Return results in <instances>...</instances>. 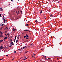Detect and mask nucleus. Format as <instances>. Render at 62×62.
Instances as JSON below:
<instances>
[{
    "instance_id": "1",
    "label": "nucleus",
    "mask_w": 62,
    "mask_h": 62,
    "mask_svg": "<svg viewBox=\"0 0 62 62\" xmlns=\"http://www.w3.org/2000/svg\"><path fill=\"white\" fill-rule=\"evenodd\" d=\"M12 39L11 40V43L10 45H14V43L13 42H12Z\"/></svg>"
},
{
    "instance_id": "2",
    "label": "nucleus",
    "mask_w": 62,
    "mask_h": 62,
    "mask_svg": "<svg viewBox=\"0 0 62 62\" xmlns=\"http://www.w3.org/2000/svg\"><path fill=\"white\" fill-rule=\"evenodd\" d=\"M43 57H45V59H46V60H47V59H46V57H47L46 56H44V55H43Z\"/></svg>"
},
{
    "instance_id": "3",
    "label": "nucleus",
    "mask_w": 62,
    "mask_h": 62,
    "mask_svg": "<svg viewBox=\"0 0 62 62\" xmlns=\"http://www.w3.org/2000/svg\"><path fill=\"white\" fill-rule=\"evenodd\" d=\"M25 37H26V39H27V36H25L24 37V38H25Z\"/></svg>"
},
{
    "instance_id": "4",
    "label": "nucleus",
    "mask_w": 62,
    "mask_h": 62,
    "mask_svg": "<svg viewBox=\"0 0 62 62\" xmlns=\"http://www.w3.org/2000/svg\"><path fill=\"white\" fill-rule=\"evenodd\" d=\"M0 49H3V47H2V46H0Z\"/></svg>"
},
{
    "instance_id": "5",
    "label": "nucleus",
    "mask_w": 62,
    "mask_h": 62,
    "mask_svg": "<svg viewBox=\"0 0 62 62\" xmlns=\"http://www.w3.org/2000/svg\"><path fill=\"white\" fill-rule=\"evenodd\" d=\"M0 11H3V9H2V8H0Z\"/></svg>"
},
{
    "instance_id": "6",
    "label": "nucleus",
    "mask_w": 62,
    "mask_h": 62,
    "mask_svg": "<svg viewBox=\"0 0 62 62\" xmlns=\"http://www.w3.org/2000/svg\"><path fill=\"white\" fill-rule=\"evenodd\" d=\"M13 31H14H14H15V30H16V29H14V28H13Z\"/></svg>"
},
{
    "instance_id": "7",
    "label": "nucleus",
    "mask_w": 62,
    "mask_h": 62,
    "mask_svg": "<svg viewBox=\"0 0 62 62\" xmlns=\"http://www.w3.org/2000/svg\"><path fill=\"white\" fill-rule=\"evenodd\" d=\"M19 36L20 35H19V36H18L17 37V39H19Z\"/></svg>"
},
{
    "instance_id": "8",
    "label": "nucleus",
    "mask_w": 62,
    "mask_h": 62,
    "mask_svg": "<svg viewBox=\"0 0 62 62\" xmlns=\"http://www.w3.org/2000/svg\"><path fill=\"white\" fill-rule=\"evenodd\" d=\"M8 39V37H5V38H4V39Z\"/></svg>"
},
{
    "instance_id": "9",
    "label": "nucleus",
    "mask_w": 62,
    "mask_h": 62,
    "mask_svg": "<svg viewBox=\"0 0 62 62\" xmlns=\"http://www.w3.org/2000/svg\"><path fill=\"white\" fill-rule=\"evenodd\" d=\"M0 34H2L3 35V34H4V33H3V32H2L0 31Z\"/></svg>"
},
{
    "instance_id": "10",
    "label": "nucleus",
    "mask_w": 62,
    "mask_h": 62,
    "mask_svg": "<svg viewBox=\"0 0 62 62\" xmlns=\"http://www.w3.org/2000/svg\"><path fill=\"white\" fill-rule=\"evenodd\" d=\"M0 37H3V35H2V34L0 33Z\"/></svg>"
},
{
    "instance_id": "11",
    "label": "nucleus",
    "mask_w": 62,
    "mask_h": 62,
    "mask_svg": "<svg viewBox=\"0 0 62 62\" xmlns=\"http://www.w3.org/2000/svg\"><path fill=\"white\" fill-rule=\"evenodd\" d=\"M28 24H27V23H26L25 25V26H28Z\"/></svg>"
},
{
    "instance_id": "12",
    "label": "nucleus",
    "mask_w": 62,
    "mask_h": 62,
    "mask_svg": "<svg viewBox=\"0 0 62 62\" xmlns=\"http://www.w3.org/2000/svg\"><path fill=\"white\" fill-rule=\"evenodd\" d=\"M29 31V30H25L24 31Z\"/></svg>"
},
{
    "instance_id": "13",
    "label": "nucleus",
    "mask_w": 62,
    "mask_h": 62,
    "mask_svg": "<svg viewBox=\"0 0 62 62\" xmlns=\"http://www.w3.org/2000/svg\"><path fill=\"white\" fill-rule=\"evenodd\" d=\"M53 15H50V17H53Z\"/></svg>"
},
{
    "instance_id": "14",
    "label": "nucleus",
    "mask_w": 62,
    "mask_h": 62,
    "mask_svg": "<svg viewBox=\"0 0 62 62\" xmlns=\"http://www.w3.org/2000/svg\"><path fill=\"white\" fill-rule=\"evenodd\" d=\"M3 41V40H0V42H2V41Z\"/></svg>"
},
{
    "instance_id": "15",
    "label": "nucleus",
    "mask_w": 62,
    "mask_h": 62,
    "mask_svg": "<svg viewBox=\"0 0 62 62\" xmlns=\"http://www.w3.org/2000/svg\"><path fill=\"white\" fill-rule=\"evenodd\" d=\"M18 39H17L16 40V43H17V42H18Z\"/></svg>"
},
{
    "instance_id": "16",
    "label": "nucleus",
    "mask_w": 62,
    "mask_h": 62,
    "mask_svg": "<svg viewBox=\"0 0 62 62\" xmlns=\"http://www.w3.org/2000/svg\"><path fill=\"white\" fill-rule=\"evenodd\" d=\"M34 36H32V39H34Z\"/></svg>"
},
{
    "instance_id": "17",
    "label": "nucleus",
    "mask_w": 62,
    "mask_h": 62,
    "mask_svg": "<svg viewBox=\"0 0 62 62\" xmlns=\"http://www.w3.org/2000/svg\"><path fill=\"white\" fill-rule=\"evenodd\" d=\"M41 13H42V10H41V11L40 12V14H41Z\"/></svg>"
},
{
    "instance_id": "18",
    "label": "nucleus",
    "mask_w": 62,
    "mask_h": 62,
    "mask_svg": "<svg viewBox=\"0 0 62 62\" xmlns=\"http://www.w3.org/2000/svg\"><path fill=\"white\" fill-rule=\"evenodd\" d=\"M35 22H36V23H37L38 22V21L37 20H35Z\"/></svg>"
},
{
    "instance_id": "19",
    "label": "nucleus",
    "mask_w": 62,
    "mask_h": 62,
    "mask_svg": "<svg viewBox=\"0 0 62 62\" xmlns=\"http://www.w3.org/2000/svg\"><path fill=\"white\" fill-rule=\"evenodd\" d=\"M4 25V24H2L1 25V26H2L3 25Z\"/></svg>"
},
{
    "instance_id": "20",
    "label": "nucleus",
    "mask_w": 62,
    "mask_h": 62,
    "mask_svg": "<svg viewBox=\"0 0 62 62\" xmlns=\"http://www.w3.org/2000/svg\"><path fill=\"white\" fill-rule=\"evenodd\" d=\"M19 14V12H18L17 13V15H18V14Z\"/></svg>"
},
{
    "instance_id": "21",
    "label": "nucleus",
    "mask_w": 62,
    "mask_h": 62,
    "mask_svg": "<svg viewBox=\"0 0 62 62\" xmlns=\"http://www.w3.org/2000/svg\"><path fill=\"white\" fill-rule=\"evenodd\" d=\"M16 39V36L15 37V39Z\"/></svg>"
},
{
    "instance_id": "22",
    "label": "nucleus",
    "mask_w": 62,
    "mask_h": 62,
    "mask_svg": "<svg viewBox=\"0 0 62 62\" xmlns=\"http://www.w3.org/2000/svg\"><path fill=\"white\" fill-rule=\"evenodd\" d=\"M23 12L21 11V14H22V13Z\"/></svg>"
},
{
    "instance_id": "23",
    "label": "nucleus",
    "mask_w": 62,
    "mask_h": 62,
    "mask_svg": "<svg viewBox=\"0 0 62 62\" xmlns=\"http://www.w3.org/2000/svg\"><path fill=\"white\" fill-rule=\"evenodd\" d=\"M9 46V47H11V46H12V45H11V46Z\"/></svg>"
},
{
    "instance_id": "24",
    "label": "nucleus",
    "mask_w": 62,
    "mask_h": 62,
    "mask_svg": "<svg viewBox=\"0 0 62 62\" xmlns=\"http://www.w3.org/2000/svg\"><path fill=\"white\" fill-rule=\"evenodd\" d=\"M32 43L31 44V45H31L30 46H32Z\"/></svg>"
},
{
    "instance_id": "25",
    "label": "nucleus",
    "mask_w": 62,
    "mask_h": 62,
    "mask_svg": "<svg viewBox=\"0 0 62 62\" xmlns=\"http://www.w3.org/2000/svg\"><path fill=\"white\" fill-rule=\"evenodd\" d=\"M14 42H15V39L14 40Z\"/></svg>"
},
{
    "instance_id": "26",
    "label": "nucleus",
    "mask_w": 62,
    "mask_h": 62,
    "mask_svg": "<svg viewBox=\"0 0 62 62\" xmlns=\"http://www.w3.org/2000/svg\"><path fill=\"white\" fill-rule=\"evenodd\" d=\"M20 50H21V49H18V51H19Z\"/></svg>"
},
{
    "instance_id": "27",
    "label": "nucleus",
    "mask_w": 62,
    "mask_h": 62,
    "mask_svg": "<svg viewBox=\"0 0 62 62\" xmlns=\"http://www.w3.org/2000/svg\"><path fill=\"white\" fill-rule=\"evenodd\" d=\"M16 13H18V12H17V11H16Z\"/></svg>"
},
{
    "instance_id": "28",
    "label": "nucleus",
    "mask_w": 62,
    "mask_h": 62,
    "mask_svg": "<svg viewBox=\"0 0 62 62\" xmlns=\"http://www.w3.org/2000/svg\"><path fill=\"white\" fill-rule=\"evenodd\" d=\"M2 59H3V58L1 59H0V60H2Z\"/></svg>"
},
{
    "instance_id": "29",
    "label": "nucleus",
    "mask_w": 62,
    "mask_h": 62,
    "mask_svg": "<svg viewBox=\"0 0 62 62\" xmlns=\"http://www.w3.org/2000/svg\"><path fill=\"white\" fill-rule=\"evenodd\" d=\"M28 34H27V33L26 34V36H27V35H28Z\"/></svg>"
},
{
    "instance_id": "30",
    "label": "nucleus",
    "mask_w": 62,
    "mask_h": 62,
    "mask_svg": "<svg viewBox=\"0 0 62 62\" xmlns=\"http://www.w3.org/2000/svg\"><path fill=\"white\" fill-rule=\"evenodd\" d=\"M11 39H12V37H11V38H10Z\"/></svg>"
},
{
    "instance_id": "31",
    "label": "nucleus",
    "mask_w": 62,
    "mask_h": 62,
    "mask_svg": "<svg viewBox=\"0 0 62 62\" xmlns=\"http://www.w3.org/2000/svg\"><path fill=\"white\" fill-rule=\"evenodd\" d=\"M4 17H3V18H2V20H4Z\"/></svg>"
},
{
    "instance_id": "32",
    "label": "nucleus",
    "mask_w": 62,
    "mask_h": 62,
    "mask_svg": "<svg viewBox=\"0 0 62 62\" xmlns=\"http://www.w3.org/2000/svg\"><path fill=\"white\" fill-rule=\"evenodd\" d=\"M9 35V33H8L7 34V35Z\"/></svg>"
},
{
    "instance_id": "33",
    "label": "nucleus",
    "mask_w": 62,
    "mask_h": 62,
    "mask_svg": "<svg viewBox=\"0 0 62 62\" xmlns=\"http://www.w3.org/2000/svg\"><path fill=\"white\" fill-rule=\"evenodd\" d=\"M8 56V55H6V56Z\"/></svg>"
},
{
    "instance_id": "34",
    "label": "nucleus",
    "mask_w": 62,
    "mask_h": 62,
    "mask_svg": "<svg viewBox=\"0 0 62 62\" xmlns=\"http://www.w3.org/2000/svg\"><path fill=\"white\" fill-rule=\"evenodd\" d=\"M6 32H7V31H5V33H6Z\"/></svg>"
},
{
    "instance_id": "35",
    "label": "nucleus",
    "mask_w": 62,
    "mask_h": 62,
    "mask_svg": "<svg viewBox=\"0 0 62 62\" xmlns=\"http://www.w3.org/2000/svg\"><path fill=\"white\" fill-rule=\"evenodd\" d=\"M4 23H5L6 22V20L4 21Z\"/></svg>"
},
{
    "instance_id": "36",
    "label": "nucleus",
    "mask_w": 62,
    "mask_h": 62,
    "mask_svg": "<svg viewBox=\"0 0 62 62\" xmlns=\"http://www.w3.org/2000/svg\"><path fill=\"white\" fill-rule=\"evenodd\" d=\"M23 49H24V48H25V47H23Z\"/></svg>"
},
{
    "instance_id": "37",
    "label": "nucleus",
    "mask_w": 62,
    "mask_h": 62,
    "mask_svg": "<svg viewBox=\"0 0 62 62\" xmlns=\"http://www.w3.org/2000/svg\"><path fill=\"white\" fill-rule=\"evenodd\" d=\"M6 29H7V28H5L4 29V30H6Z\"/></svg>"
},
{
    "instance_id": "38",
    "label": "nucleus",
    "mask_w": 62,
    "mask_h": 62,
    "mask_svg": "<svg viewBox=\"0 0 62 62\" xmlns=\"http://www.w3.org/2000/svg\"><path fill=\"white\" fill-rule=\"evenodd\" d=\"M14 53H16V51H15Z\"/></svg>"
},
{
    "instance_id": "39",
    "label": "nucleus",
    "mask_w": 62,
    "mask_h": 62,
    "mask_svg": "<svg viewBox=\"0 0 62 62\" xmlns=\"http://www.w3.org/2000/svg\"><path fill=\"white\" fill-rule=\"evenodd\" d=\"M27 59V58H25V60H26V59Z\"/></svg>"
},
{
    "instance_id": "40",
    "label": "nucleus",
    "mask_w": 62,
    "mask_h": 62,
    "mask_svg": "<svg viewBox=\"0 0 62 62\" xmlns=\"http://www.w3.org/2000/svg\"><path fill=\"white\" fill-rule=\"evenodd\" d=\"M2 28H1V30H2Z\"/></svg>"
},
{
    "instance_id": "41",
    "label": "nucleus",
    "mask_w": 62,
    "mask_h": 62,
    "mask_svg": "<svg viewBox=\"0 0 62 62\" xmlns=\"http://www.w3.org/2000/svg\"><path fill=\"white\" fill-rule=\"evenodd\" d=\"M1 15H0V17H2V16H1Z\"/></svg>"
},
{
    "instance_id": "42",
    "label": "nucleus",
    "mask_w": 62,
    "mask_h": 62,
    "mask_svg": "<svg viewBox=\"0 0 62 62\" xmlns=\"http://www.w3.org/2000/svg\"><path fill=\"white\" fill-rule=\"evenodd\" d=\"M4 21H6V20H5V19H4Z\"/></svg>"
},
{
    "instance_id": "43",
    "label": "nucleus",
    "mask_w": 62,
    "mask_h": 62,
    "mask_svg": "<svg viewBox=\"0 0 62 62\" xmlns=\"http://www.w3.org/2000/svg\"><path fill=\"white\" fill-rule=\"evenodd\" d=\"M6 28H7V29H8V27H6Z\"/></svg>"
},
{
    "instance_id": "44",
    "label": "nucleus",
    "mask_w": 62,
    "mask_h": 62,
    "mask_svg": "<svg viewBox=\"0 0 62 62\" xmlns=\"http://www.w3.org/2000/svg\"><path fill=\"white\" fill-rule=\"evenodd\" d=\"M29 39V38H27V39Z\"/></svg>"
},
{
    "instance_id": "45",
    "label": "nucleus",
    "mask_w": 62,
    "mask_h": 62,
    "mask_svg": "<svg viewBox=\"0 0 62 62\" xmlns=\"http://www.w3.org/2000/svg\"><path fill=\"white\" fill-rule=\"evenodd\" d=\"M11 1L12 2L13 1V0H11Z\"/></svg>"
},
{
    "instance_id": "46",
    "label": "nucleus",
    "mask_w": 62,
    "mask_h": 62,
    "mask_svg": "<svg viewBox=\"0 0 62 62\" xmlns=\"http://www.w3.org/2000/svg\"><path fill=\"white\" fill-rule=\"evenodd\" d=\"M23 60H25V59H23Z\"/></svg>"
},
{
    "instance_id": "47",
    "label": "nucleus",
    "mask_w": 62,
    "mask_h": 62,
    "mask_svg": "<svg viewBox=\"0 0 62 62\" xmlns=\"http://www.w3.org/2000/svg\"><path fill=\"white\" fill-rule=\"evenodd\" d=\"M58 3H59V1L58 2Z\"/></svg>"
},
{
    "instance_id": "48",
    "label": "nucleus",
    "mask_w": 62,
    "mask_h": 62,
    "mask_svg": "<svg viewBox=\"0 0 62 62\" xmlns=\"http://www.w3.org/2000/svg\"><path fill=\"white\" fill-rule=\"evenodd\" d=\"M24 47H26V46H25Z\"/></svg>"
},
{
    "instance_id": "49",
    "label": "nucleus",
    "mask_w": 62,
    "mask_h": 62,
    "mask_svg": "<svg viewBox=\"0 0 62 62\" xmlns=\"http://www.w3.org/2000/svg\"><path fill=\"white\" fill-rule=\"evenodd\" d=\"M35 52L36 51V50H35Z\"/></svg>"
},
{
    "instance_id": "50",
    "label": "nucleus",
    "mask_w": 62,
    "mask_h": 62,
    "mask_svg": "<svg viewBox=\"0 0 62 62\" xmlns=\"http://www.w3.org/2000/svg\"><path fill=\"white\" fill-rule=\"evenodd\" d=\"M23 58H25V57H23Z\"/></svg>"
},
{
    "instance_id": "51",
    "label": "nucleus",
    "mask_w": 62,
    "mask_h": 62,
    "mask_svg": "<svg viewBox=\"0 0 62 62\" xmlns=\"http://www.w3.org/2000/svg\"><path fill=\"white\" fill-rule=\"evenodd\" d=\"M14 58H13V59H12V60H14Z\"/></svg>"
},
{
    "instance_id": "52",
    "label": "nucleus",
    "mask_w": 62,
    "mask_h": 62,
    "mask_svg": "<svg viewBox=\"0 0 62 62\" xmlns=\"http://www.w3.org/2000/svg\"><path fill=\"white\" fill-rule=\"evenodd\" d=\"M2 15V14H0V15Z\"/></svg>"
},
{
    "instance_id": "53",
    "label": "nucleus",
    "mask_w": 62,
    "mask_h": 62,
    "mask_svg": "<svg viewBox=\"0 0 62 62\" xmlns=\"http://www.w3.org/2000/svg\"><path fill=\"white\" fill-rule=\"evenodd\" d=\"M5 35L6 36H7V35H6V34H5Z\"/></svg>"
},
{
    "instance_id": "54",
    "label": "nucleus",
    "mask_w": 62,
    "mask_h": 62,
    "mask_svg": "<svg viewBox=\"0 0 62 62\" xmlns=\"http://www.w3.org/2000/svg\"><path fill=\"white\" fill-rule=\"evenodd\" d=\"M18 11V12H19V11Z\"/></svg>"
},
{
    "instance_id": "55",
    "label": "nucleus",
    "mask_w": 62,
    "mask_h": 62,
    "mask_svg": "<svg viewBox=\"0 0 62 62\" xmlns=\"http://www.w3.org/2000/svg\"><path fill=\"white\" fill-rule=\"evenodd\" d=\"M4 15H3V16H4Z\"/></svg>"
},
{
    "instance_id": "56",
    "label": "nucleus",
    "mask_w": 62,
    "mask_h": 62,
    "mask_svg": "<svg viewBox=\"0 0 62 62\" xmlns=\"http://www.w3.org/2000/svg\"><path fill=\"white\" fill-rule=\"evenodd\" d=\"M8 37H9V35H8Z\"/></svg>"
},
{
    "instance_id": "57",
    "label": "nucleus",
    "mask_w": 62,
    "mask_h": 62,
    "mask_svg": "<svg viewBox=\"0 0 62 62\" xmlns=\"http://www.w3.org/2000/svg\"><path fill=\"white\" fill-rule=\"evenodd\" d=\"M32 56V57H34V56Z\"/></svg>"
},
{
    "instance_id": "58",
    "label": "nucleus",
    "mask_w": 62,
    "mask_h": 62,
    "mask_svg": "<svg viewBox=\"0 0 62 62\" xmlns=\"http://www.w3.org/2000/svg\"><path fill=\"white\" fill-rule=\"evenodd\" d=\"M7 20H6V22H7Z\"/></svg>"
},
{
    "instance_id": "59",
    "label": "nucleus",
    "mask_w": 62,
    "mask_h": 62,
    "mask_svg": "<svg viewBox=\"0 0 62 62\" xmlns=\"http://www.w3.org/2000/svg\"><path fill=\"white\" fill-rule=\"evenodd\" d=\"M5 39H4V41H5Z\"/></svg>"
},
{
    "instance_id": "60",
    "label": "nucleus",
    "mask_w": 62,
    "mask_h": 62,
    "mask_svg": "<svg viewBox=\"0 0 62 62\" xmlns=\"http://www.w3.org/2000/svg\"><path fill=\"white\" fill-rule=\"evenodd\" d=\"M22 34H23V33Z\"/></svg>"
},
{
    "instance_id": "61",
    "label": "nucleus",
    "mask_w": 62,
    "mask_h": 62,
    "mask_svg": "<svg viewBox=\"0 0 62 62\" xmlns=\"http://www.w3.org/2000/svg\"><path fill=\"white\" fill-rule=\"evenodd\" d=\"M19 18H17V19H19Z\"/></svg>"
},
{
    "instance_id": "62",
    "label": "nucleus",
    "mask_w": 62,
    "mask_h": 62,
    "mask_svg": "<svg viewBox=\"0 0 62 62\" xmlns=\"http://www.w3.org/2000/svg\"><path fill=\"white\" fill-rule=\"evenodd\" d=\"M21 50L22 49V48H21Z\"/></svg>"
},
{
    "instance_id": "63",
    "label": "nucleus",
    "mask_w": 62,
    "mask_h": 62,
    "mask_svg": "<svg viewBox=\"0 0 62 62\" xmlns=\"http://www.w3.org/2000/svg\"><path fill=\"white\" fill-rule=\"evenodd\" d=\"M28 37V36H27V37Z\"/></svg>"
},
{
    "instance_id": "64",
    "label": "nucleus",
    "mask_w": 62,
    "mask_h": 62,
    "mask_svg": "<svg viewBox=\"0 0 62 62\" xmlns=\"http://www.w3.org/2000/svg\"><path fill=\"white\" fill-rule=\"evenodd\" d=\"M8 39H9V38H8Z\"/></svg>"
}]
</instances>
